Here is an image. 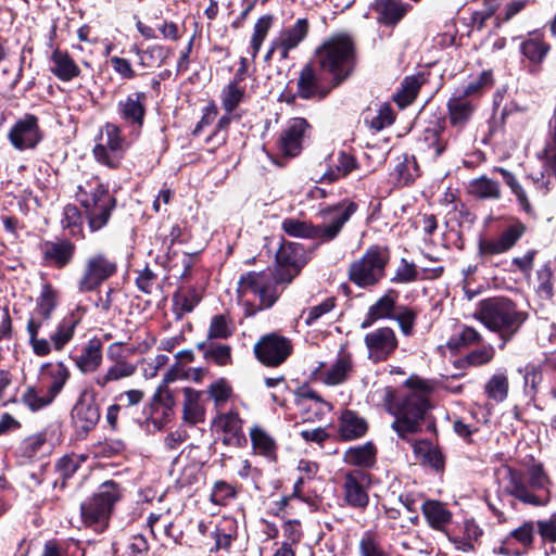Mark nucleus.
Instances as JSON below:
<instances>
[{"instance_id": "0e129e2a", "label": "nucleus", "mask_w": 556, "mask_h": 556, "mask_svg": "<svg viewBox=\"0 0 556 556\" xmlns=\"http://www.w3.org/2000/svg\"><path fill=\"white\" fill-rule=\"evenodd\" d=\"M136 370V366L126 361H115L106 368V381L118 380L131 376Z\"/></svg>"}, {"instance_id": "f3484780", "label": "nucleus", "mask_w": 556, "mask_h": 556, "mask_svg": "<svg viewBox=\"0 0 556 556\" xmlns=\"http://www.w3.org/2000/svg\"><path fill=\"white\" fill-rule=\"evenodd\" d=\"M308 22L305 18H300L291 27L285 28L275 38L276 47L280 48V59L286 60L289 52L295 49L307 36Z\"/></svg>"}, {"instance_id": "bf43d9fd", "label": "nucleus", "mask_w": 556, "mask_h": 556, "mask_svg": "<svg viewBox=\"0 0 556 556\" xmlns=\"http://www.w3.org/2000/svg\"><path fill=\"white\" fill-rule=\"evenodd\" d=\"M528 483L532 490L545 489L549 482L546 472L541 464H532L527 469Z\"/></svg>"}, {"instance_id": "a211bd4d", "label": "nucleus", "mask_w": 556, "mask_h": 556, "mask_svg": "<svg viewBox=\"0 0 556 556\" xmlns=\"http://www.w3.org/2000/svg\"><path fill=\"white\" fill-rule=\"evenodd\" d=\"M303 250L294 243H283L276 253V261L279 267L286 268L287 277L279 273L283 283H289L295 275L300 271L302 266Z\"/></svg>"}, {"instance_id": "b1692460", "label": "nucleus", "mask_w": 556, "mask_h": 556, "mask_svg": "<svg viewBox=\"0 0 556 556\" xmlns=\"http://www.w3.org/2000/svg\"><path fill=\"white\" fill-rule=\"evenodd\" d=\"M89 219V227L97 231L104 226V190L97 189L90 195L80 200Z\"/></svg>"}, {"instance_id": "6e6552de", "label": "nucleus", "mask_w": 556, "mask_h": 556, "mask_svg": "<svg viewBox=\"0 0 556 556\" xmlns=\"http://www.w3.org/2000/svg\"><path fill=\"white\" fill-rule=\"evenodd\" d=\"M367 358L374 364L387 361L397 349L395 331L390 327H380L364 337Z\"/></svg>"}, {"instance_id": "e433bc0d", "label": "nucleus", "mask_w": 556, "mask_h": 556, "mask_svg": "<svg viewBox=\"0 0 556 556\" xmlns=\"http://www.w3.org/2000/svg\"><path fill=\"white\" fill-rule=\"evenodd\" d=\"M376 448L371 443L350 447L345 451L343 459L353 466H370L375 460Z\"/></svg>"}, {"instance_id": "49530a36", "label": "nucleus", "mask_w": 556, "mask_h": 556, "mask_svg": "<svg viewBox=\"0 0 556 556\" xmlns=\"http://www.w3.org/2000/svg\"><path fill=\"white\" fill-rule=\"evenodd\" d=\"M77 321L73 317L64 318L51 336V342L55 350H62L73 338Z\"/></svg>"}, {"instance_id": "9b49d317", "label": "nucleus", "mask_w": 556, "mask_h": 556, "mask_svg": "<svg viewBox=\"0 0 556 556\" xmlns=\"http://www.w3.org/2000/svg\"><path fill=\"white\" fill-rule=\"evenodd\" d=\"M526 225L514 220L498 237L479 241V253L482 256L498 255L509 251L526 232Z\"/></svg>"}, {"instance_id": "f704fd0d", "label": "nucleus", "mask_w": 556, "mask_h": 556, "mask_svg": "<svg viewBox=\"0 0 556 556\" xmlns=\"http://www.w3.org/2000/svg\"><path fill=\"white\" fill-rule=\"evenodd\" d=\"M184 419L189 424H197L203 419L204 410L200 405L201 392L191 388H184Z\"/></svg>"}, {"instance_id": "de8ad7c7", "label": "nucleus", "mask_w": 556, "mask_h": 556, "mask_svg": "<svg viewBox=\"0 0 556 556\" xmlns=\"http://www.w3.org/2000/svg\"><path fill=\"white\" fill-rule=\"evenodd\" d=\"M177 378V370L172 369L166 372L163 378L162 384L159 386L154 399L162 403L168 410L175 405L173 392L169 390L168 384Z\"/></svg>"}, {"instance_id": "2eb2a0df", "label": "nucleus", "mask_w": 556, "mask_h": 556, "mask_svg": "<svg viewBox=\"0 0 556 556\" xmlns=\"http://www.w3.org/2000/svg\"><path fill=\"white\" fill-rule=\"evenodd\" d=\"M503 471L504 480L506 481L504 486L506 493L525 504L533 506H542L546 503V500L541 498L528 489L525 482V476L521 471L511 467H505Z\"/></svg>"}, {"instance_id": "338daca9", "label": "nucleus", "mask_w": 556, "mask_h": 556, "mask_svg": "<svg viewBox=\"0 0 556 556\" xmlns=\"http://www.w3.org/2000/svg\"><path fill=\"white\" fill-rule=\"evenodd\" d=\"M417 279V269L413 263L402 260L392 281L395 283H407Z\"/></svg>"}, {"instance_id": "cd10ccee", "label": "nucleus", "mask_w": 556, "mask_h": 556, "mask_svg": "<svg viewBox=\"0 0 556 556\" xmlns=\"http://www.w3.org/2000/svg\"><path fill=\"white\" fill-rule=\"evenodd\" d=\"M74 245L66 240L51 242L48 241L42 245V254L47 262L59 267L65 266L73 257Z\"/></svg>"}, {"instance_id": "6ab92c4d", "label": "nucleus", "mask_w": 556, "mask_h": 556, "mask_svg": "<svg viewBox=\"0 0 556 556\" xmlns=\"http://www.w3.org/2000/svg\"><path fill=\"white\" fill-rule=\"evenodd\" d=\"M354 370L353 356L341 351L333 364L320 372V380L327 386H338L345 382Z\"/></svg>"}, {"instance_id": "1a4fd4ad", "label": "nucleus", "mask_w": 556, "mask_h": 556, "mask_svg": "<svg viewBox=\"0 0 556 556\" xmlns=\"http://www.w3.org/2000/svg\"><path fill=\"white\" fill-rule=\"evenodd\" d=\"M42 137L38 117L33 114L18 118L8 134L9 141L18 151L35 149Z\"/></svg>"}, {"instance_id": "4d7b16f0", "label": "nucleus", "mask_w": 556, "mask_h": 556, "mask_svg": "<svg viewBox=\"0 0 556 556\" xmlns=\"http://www.w3.org/2000/svg\"><path fill=\"white\" fill-rule=\"evenodd\" d=\"M298 470L300 471L301 476L298 478V480L294 483V490L292 496L299 497V494L301 492V486L304 483L305 480H311L315 477V475L318 471V465L315 462L307 460V459H301L298 464Z\"/></svg>"}, {"instance_id": "7ed1b4c3", "label": "nucleus", "mask_w": 556, "mask_h": 556, "mask_svg": "<svg viewBox=\"0 0 556 556\" xmlns=\"http://www.w3.org/2000/svg\"><path fill=\"white\" fill-rule=\"evenodd\" d=\"M473 317L498 334L502 340L500 348L504 349L527 320L528 313L521 311L511 300L495 296L480 301Z\"/></svg>"}, {"instance_id": "c85d7f7f", "label": "nucleus", "mask_w": 556, "mask_h": 556, "mask_svg": "<svg viewBox=\"0 0 556 556\" xmlns=\"http://www.w3.org/2000/svg\"><path fill=\"white\" fill-rule=\"evenodd\" d=\"M422 513L430 527L435 530H443L452 520V513L439 501H426L422 504Z\"/></svg>"}, {"instance_id": "864d4df0", "label": "nucleus", "mask_w": 556, "mask_h": 556, "mask_svg": "<svg viewBox=\"0 0 556 556\" xmlns=\"http://www.w3.org/2000/svg\"><path fill=\"white\" fill-rule=\"evenodd\" d=\"M243 89L238 87L237 83L228 84L222 93L223 108L228 112H232L243 98Z\"/></svg>"}, {"instance_id": "a878e982", "label": "nucleus", "mask_w": 556, "mask_h": 556, "mask_svg": "<svg viewBox=\"0 0 556 556\" xmlns=\"http://www.w3.org/2000/svg\"><path fill=\"white\" fill-rule=\"evenodd\" d=\"M104 280V257L97 255L88 260L83 278L79 281V290L89 292L98 289Z\"/></svg>"}, {"instance_id": "c03bdc74", "label": "nucleus", "mask_w": 556, "mask_h": 556, "mask_svg": "<svg viewBox=\"0 0 556 556\" xmlns=\"http://www.w3.org/2000/svg\"><path fill=\"white\" fill-rule=\"evenodd\" d=\"M273 25V16L264 15L260 17L253 29V34L251 37V55L253 59L256 58L263 41L267 37V34Z\"/></svg>"}, {"instance_id": "052dcab7", "label": "nucleus", "mask_w": 556, "mask_h": 556, "mask_svg": "<svg viewBox=\"0 0 556 556\" xmlns=\"http://www.w3.org/2000/svg\"><path fill=\"white\" fill-rule=\"evenodd\" d=\"M394 113L389 104H382L377 114L370 119L369 126L371 129L379 131L390 126L394 122Z\"/></svg>"}, {"instance_id": "39448f33", "label": "nucleus", "mask_w": 556, "mask_h": 556, "mask_svg": "<svg viewBox=\"0 0 556 556\" xmlns=\"http://www.w3.org/2000/svg\"><path fill=\"white\" fill-rule=\"evenodd\" d=\"M282 280L280 275L275 276L270 269L241 275L237 288L239 300L247 304L250 295L260 300V306L256 309H247V314L253 315L257 309L270 307L279 296L277 287Z\"/></svg>"}, {"instance_id": "4c0bfd02", "label": "nucleus", "mask_w": 556, "mask_h": 556, "mask_svg": "<svg viewBox=\"0 0 556 556\" xmlns=\"http://www.w3.org/2000/svg\"><path fill=\"white\" fill-rule=\"evenodd\" d=\"M104 515V496L97 494L81 505V517L86 526L100 525Z\"/></svg>"}, {"instance_id": "2f4dec72", "label": "nucleus", "mask_w": 556, "mask_h": 556, "mask_svg": "<svg viewBox=\"0 0 556 556\" xmlns=\"http://www.w3.org/2000/svg\"><path fill=\"white\" fill-rule=\"evenodd\" d=\"M102 361V341L100 339H92L84 348L80 356L77 358L76 364L83 372L94 371Z\"/></svg>"}, {"instance_id": "4be33fe9", "label": "nucleus", "mask_w": 556, "mask_h": 556, "mask_svg": "<svg viewBox=\"0 0 556 556\" xmlns=\"http://www.w3.org/2000/svg\"><path fill=\"white\" fill-rule=\"evenodd\" d=\"M58 305V292L51 285L45 283L40 294L36 300V307L28 320H37L43 325L51 318L53 311Z\"/></svg>"}, {"instance_id": "774afa93", "label": "nucleus", "mask_w": 556, "mask_h": 556, "mask_svg": "<svg viewBox=\"0 0 556 556\" xmlns=\"http://www.w3.org/2000/svg\"><path fill=\"white\" fill-rule=\"evenodd\" d=\"M536 527L543 541L556 543V513L547 519L539 520Z\"/></svg>"}, {"instance_id": "4468645a", "label": "nucleus", "mask_w": 556, "mask_h": 556, "mask_svg": "<svg viewBox=\"0 0 556 556\" xmlns=\"http://www.w3.org/2000/svg\"><path fill=\"white\" fill-rule=\"evenodd\" d=\"M331 85H325L316 68L312 64H306L300 72L296 83V94L301 99H324L332 89Z\"/></svg>"}, {"instance_id": "58836bf2", "label": "nucleus", "mask_w": 556, "mask_h": 556, "mask_svg": "<svg viewBox=\"0 0 556 556\" xmlns=\"http://www.w3.org/2000/svg\"><path fill=\"white\" fill-rule=\"evenodd\" d=\"M493 86V75L491 71H483L479 76L472 78L463 89L455 92L459 96L469 99L491 89Z\"/></svg>"}, {"instance_id": "ea45409f", "label": "nucleus", "mask_w": 556, "mask_h": 556, "mask_svg": "<svg viewBox=\"0 0 556 556\" xmlns=\"http://www.w3.org/2000/svg\"><path fill=\"white\" fill-rule=\"evenodd\" d=\"M494 172H497L502 175L505 184L510 188L511 192L515 194L518 204L528 215L533 213L532 206L528 200L527 193L522 186L517 181L516 177L507 169L503 167H495Z\"/></svg>"}, {"instance_id": "aec40b11", "label": "nucleus", "mask_w": 556, "mask_h": 556, "mask_svg": "<svg viewBox=\"0 0 556 556\" xmlns=\"http://www.w3.org/2000/svg\"><path fill=\"white\" fill-rule=\"evenodd\" d=\"M356 168V161L351 154L339 151L329 156V167L323 174L321 181L332 182L349 175Z\"/></svg>"}, {"instance_id": "5701e85b", "label": "nucleus", "mask_w": 556, "mask_h": 556, "mask_svg": "<svg viewBox=\"0 0 556 556\" xmlns=\"http://www.w3.org/2000/svg\"><path fill=\"white\" fill-rule=\"evenodd\" d=\"M448 122L453 127L462 128L470 119L475 104L471 100L466 99L454 92L447 102Z\"/></svg>"}, {"instance_id": "e2e57ef3", "label": "nucleus", "mask_w": 556, "mask_h": 556, "mask_svg": "<svg viewBox=\"0 0 556 556\" xmlns=\"http://www.w3.org/2000/svg\"><path fill=\"white\" fill-rule=\"evenodd\" d=\"M236 496V491L232 485L225 481H217L213 486L211 493V501L216 505H225L228 500Z\"/></svg>"}, {"instance_id": "69168bd1", "label": "nucleus", "mask_w": 556, "mask_h": 556, "mask_svg": "<svg viewBox=\"0 0 556 556\" xmlns=\"http://www.w3.org/2000/svg\"><path fill=\"white\" fill-rule=\"evenodd\" d=\"M535 525L533 521H526L517 529L509 533V536L522 544L525 547H530L534 539Z\"/></svg>"}, {"instance_id": "20e7f679", "label": "nucleus", "mask_w": 556, "mask_h": 556, "mask_svg": "<svg viewBox=\"0 0 556 556\" xmlns=\"http://www.w3.org/2000/svg\"><path fill=\"white\" fill-rule=\"evenodd\" d=\"M320 71L332 77V87L346 79L354 68V42L346 34H337L327 39L316 51Z\"/></svg>"}, {"instance_id": "a18cd8bd", "label": "nucleus", "mask_w": 556, "mask_h": 556, "mask_svg": "<svg viewBox=\"0 0 556 556\" xmlns=\"http://www.w3.org/2000/svg\"><path fill=\"white\" fill-rule=\"evenodd\" d=\"M552 277V270L547 266H543L536 271L533 288L542 300H551L554 295Z\"/></svg>"}, {"instance_id": "c9c22d12", "label": "nucleus", "mask_w": 556, "mask_h": 556, "mask_svg": "<svg viewBox=\"0 0 556 556\" xmlns=\"http://www.w3.org/2000/svg\"><path fill=\"white\" fill-rule=\"evenodd\" d=\"M52 73L62 80H71L79 73L78 66L64 51L55 50L52 54Z\"/></svg>"}, {"instance_id": "13d9d810", "label": "nucleus", "mask_w": 556, "mask_h": 556, "mask_svg": "<svg viewBox=\"0 0 556 556\" xmlns=\"http://www.w3.org/2000/svg\"><path fill=\"white\" fill-rule=\"evenodd\" d=\"M204 357L218 366L228 365L231 363V348L226 344L210 346L204 352Z\"/></svg>"}, {"instance_id": "c756f323", "label": "nucleus", "mask_w": 556, "mask_h": 556, "mask_svg": "<svg viewBox=\"0 0 556 556\" xmlns=\"http://www.w3.org/2000/svg\"><path fill=\"white\" fill-rule=\"evenodd\" d=\"M144 93L138 92L134 96H128L124 101H119L117 110L122 118L131 123L142 125L144 117Z\"/></svg>"}, {"instance_id": "f03ea898", "label": "nucleus", "mask_w": 556, "mask_h": 556, "mask_svg": "<svg viewBox=\"0 0 556 556\" xmlns=\"http://www.w3.org/2000/svg\"><path fill=\"white\" fill-rule=\"evenodd\" d=\"M357 204L344 200L336 205H328L318 213L321 224L314 226L312 223L296 218H286L282 229L286 233L296 238L317 239L323 242L333 240L341 231L344 224L356 212Z\"/></svg>"}, {"instance_id": "680f3d73", "label": "nucleus", "mask_w": 556, "mask_h": 556, "mask_svg": "<svg viewBox=\"0 0 556 556\" xmlns=\"http://www.w3.org/2000/svg\"><path fill=\"white\" fill-rule=\"evenodd\" d=\"M406 13L404 4L388 0L381 9L382 20L387 24L397 23Z\"/></svg>"}, {"instance_id": "5fc2aeb1", "label": "nucleus", "mask_w": 556, "mask_h": 556, "mask_svg": "<svg viewBox=\"0 0 556 556\" xmlns=\"http://www.w3.org/2000/svg\"><path fill=\"white\" fill-rule=\"evenodd\" d=\"M481 340L482 337L478 330L472 327L465 326L457 336L452 337L448 340L447 344L451 349H458L460 345L477 344L481 342Z\"/></svg>"}, {"instance_id": "393cba45", "label": "nucleus", "mask_w": 556, "mask_h": 556, "mask_svg": "<svg viewBox=\"0 0 556 556\" xmlns=\"http://www.w3.org/2000/svg\"><path fill=\"white\" fill-rule=\"evenodd\" d=\"M367 421L353 410L342 413L339 420V434L345 441L356 440L367 432Z\"/></svg>"}, {"instance_id": "603ef678", "label": "nucleus", "mask_w": 556, "mask_h": 556, "mask_svg": "<svg viewBox=\"0 0 556 556\" xmlns=\"http://www.w3.org/2000/svg\"><path fill=\"white\" fill-rule=\"evenodd\" d=\"M420 88V83L416 77H406L402 85V90L396 94L395 100L401 106L410 104Z\"/></svg>"}, {"instance_id": "a19ab883", "label": "nucleus", "mask_w": 556, "mask_h": 556, "mask_svg": "<svg viewBox=\"0 0 556 556\" xmlns=\"http://www.w3.org/2000/svg\"><path fill=\"white\" fill-rule=\"evenodd\" d=\"M509 382L505 374H495L486 382L484 390L489 399L503 402L508 395Z\"/></svg>"}, {"instance_id": "3c124183", "label": "nucleus", "mask_w": 556, "mask_h": 556, "mask_svg": "<svg viewBox=\"0 0 556 556\" xmlns=\"http://www.w3.org/2000/svg\"><path fill=\"white\" fill-rule=\"evenodd\" d=\"M523 375L525 388L531 395H535L539 390V386L542 382L543 374L540 366L528 364L523 369H519Z\"/></svg>"}, {"instance_id": "72a5a7b5", "label": "nucleus", "mask_w": 556, "mask_h": 556, "mask_svg": "<svg viewBox=\"0 0 556 556\" xmlns=\"http://www.w3.org/2000/svg\"><path fill=\"white\" fill-rule=\"evenodd\" d=\"M549 49V45L546 43L539 35L530 36L520 45L521 53L535 66L542 64Z\"/></svg>"}, {"instance_id": "79ce46f5", "label": "nucleus", "mask_w": 556, "mask_h": 556, "mask_svg": "<svg viewBox=\"0 0 556 556\" xmlns=\"http://www.w3.org/2000/svg\"><path fill=\"white\" fill-rule=\"evenodd\" d=\"M106 151L110 150L114 153L115 157L123 156L126 150L125 138L121 135V129L116 125L106 124ZM106 165L114 166L115 164L109 160L106 155Z\"/></svg>"}, {"instance_id": "8fccbe9b", "label": "nucleus", "mask_w": 556, "mask_h": 556, "mask_svg": "<svg viewBox=\"0 0 556 556\" xmlns=\"http://www.w3.org/2000/svg\"><path fill=\"white\" fill-rule=\"evenodd\" d=\"M358 547L361 556H389L371 531L363 534Z\"/></svg>"}, {"instance_id": "f257e3e1", "label": "nucleus", "mask_w": 556, "mask_h": 556, "mask_svg": "<svg viewBox=\"0 0 556 556\" xmlns=\"http://www.w3.org/2000/svg\"><path fill=\"white\" fill-rule=\"evenodd\" d=\"M406 391L395 392L387 389L383 404L389 414L394 416L391 428L396 434L406 440L407 435L417 433L430 408L428 395L430 386L418 377H410L404 382Z\"/></svg>"}, {"instance_id": "dca6fc26", "label": "nucleus", "mask_w": 556, "mask_h": 556, "mask_svg": "<svg viewBox=\"0 0 556 556\" xmlns=\"http://www.w3.org/2000/svg\"><path fill=\"white\" fill-rule=\"evenodd\" d=\"M307 128L308 124L304 118L291 119L281 132L278 143L279 150L288 156L298 155L302 150V142Z\"/></svg>"}, {"instance_id": "7c9ffc66", "label": "nucleus", "mask_w": 556, "mask_h": 556, "mask_svg": "<svg viewBox=\"0 0 556 556\" xmlns=\"http://www.w3.org/2000/svg\"><path fill=\"white\" fill-rule=\"evenodd\" d=\"M334 307L336 299L326 298L320 303L304 308L300 318L304 320L307 327H313L328 320Z\"/></svg>"}, {"instance_id": "9d476101", "label": "nucleus", "mask_w": 556, "mask_h": 556, "mask_svg": "<svg viewBox=\"0 0 556 556\" xmlns=\"http://www.w3.org/2000/svg\"><path fill=\"white\" fill-rule=\"evenodd\" d=\"M369 476L363 470H352L345 473L343 480V498L345 503L358 509H364L369 503Z\"/></svg>"}, {"instance_id": "09e8293b", "label": "nucleus", "mask_w": 556, "mask_h": 556, "mask_svg": "<svg viewBox=\"0 0 556 556\" xmlns=\"http://www.w3.org/2000/svg\"><path fill=\"white\" fill-rule=\"evenodd\" d=\"M41 327L42 325L37 320H28L27 323V332L34 353L38 356H46L51 349L48 340L38 338V331Z\"/></svg>"}, {"instance_id": "412c9836", "label": "nucleus", "mask_w": 556, "mask_h": 556, "mask_svg": "<svg viewBox=\"0 0 556 556\" xmlns=\"http://www.w3.org/2000/svg\"><path fill=\"white\" fill-rule=\"evenodd\" d=\"M252 450L256 455L269 460L277 458V443L273 435L263 427L254 425L250 429Z\"/></svg>"}, {"instance_id": "6e6d98bb", "label": "nucleus", "mask_w": 556, "mask_h": 556, "mask_svg": "<svg viewBox=\"0 0 556 556\" xmlns=\"http://www.w3.org/2000/svg\"><path fill=\"white\" fill-rule=\"evenodd\" d=\"M217 425L223 429L224 432L229 433L233 437H238L241 434L242 430V420L240 419L238 413L228 412L222 414L217 418Z\"/></svg>"}, {"instance_id": "423d86ee", "label": "nucleus", "mask_w": 556, "mask_h": 556, "mask_svg": "<svg viewBox=\"0 0 556 556\" xmlns=\"http://www.w3.org/2000/svg\"><path fill=\"white\" fill-rule=\"evenodd\" d=\"M389 261L390 254L387 248L370 247L362 257L350 264L349 278L361 288L375 286L383 278Z\"/></svg>"}, {"instance_id": "37998d69", "label": "nucleus", "mask_w": 556, "mask_h": 556, "mask_svg": "<svg viewBox=\"0 0 556 556\" xmlns=\"http://www.w3.org/2000/svg\"><path fill=\"white\" fill-rule=\"evenodd\" d=\"M235 331V326L230 318L224 314H218L212 317L208 330V339H227Z\"/></svg>"}, {"instance_id": "ddd939ff", "label": "nucleus", "mask_w": 556, "mask_h": 556, "mask_svg": "<svg viewBox=\"0 0 556 556\" xmlns=\"http://www.w3.org/2000/svg\"><path fill=\"white\" fill-rule=\"evenodd\" d=\"M72 419L75 427L87 432L97 425L100 419V409L96 404V393L93 390H85L78 402L72 409Z\"/></svg>"}, {"instance_id": "473e14b6", "label": "nucleus", "mask_w": 556, "mask_h": 556, "mask_svg": "<svg viewBox=\"0 0 556 556\" xmlns=\"http://www.w3.org/2000/svg\"><path fill=\"white\" fill-rule=\"evenodd\" d=\"M468 191L472 197L481 200H498L502 195L500 184L486 176L472 179Z\"/></svg>"}, {"instance_id": "bb28decb", "label": "nucleus", "mask_w": 556, "mask_h": 556, "mask_svg": "<svg viewBox=\"0 0 556 556\" xmlns=\"http://www.w3.org/2000/svg\"><path fill=\"white\" fill-rule=\"evenodd\" d=\"M399 293L395 290H389L378 301H376L368 309L367 317L363 321L362 327L366 328L374 321L382 318H391Z\"/></svg>"}, {"instance_id": "0eeeda50", "label": "nucleus", "mask_w": 556, "mask_h": 556, "mask_svg": "<svg viewBox=\"0 0 556 556\" xmlns=\"http://www.w3.org/2000/svg\"><path fill=\"white\" fill-rule=\"evenodd\" d=\"M293 352L291 339L277 332L261 337L254 345L256 358L265 366L278 367L283 364Z\"/></svg>"}, {"instance_id": "f8f14e48", "label": "nucleus", "mask_w": 556, "mask_h": 556, "mask_svg": "<svg viewBox=\"0 0 556 556\" xmlns=\"http://www.w3.org/2000/svg\"><path fill=\"white\" fill-rule=\"evenodd\" d=\"M68 370L63 365H58L53 371V380L47 390L38 391L35 388H28L23 394V402L31 409L38 410L50 404L56 394L62 390L68 379Z\"/></svg>"}]
</instances>
